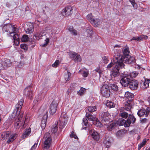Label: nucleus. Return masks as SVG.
I'll use <instances>...</instances> for the list:
<instances>
[{"instance_id":"393cba45","label":"nucleus","mask_w":150,"mask_h":150,"mask_svg":"<svg viewBox=\"0 0 150 150\" xmlns=\"http://www.w3.org/2000/svg\"><path fill=\"white\" fill-rule=\"evenodd\" d=\"M31 131V129L30 128H29L27 129H26L25 132L23 134L22 136V138L24 139L27 137L30 134Z\"/></svg>"},{"instance_id":"e2e57ef3","label":"nucleus","mask_w":150,"mask_h":150,"mask_svg":"<svg viewBox=\"0 0 150 150\" xmlns=\"http://www.w3.org/2000/svg\"><path fill=\"white\" fill-rule=\"evenodd\" d=\"M75 135L74 132H72L71 134L70 135V137H73Z\"/></svg>"},{"instance_id":"774afa93","label":"nucleus","mask_w":150,"mask_h":150,"mask_svg":"<svg viewBox=\"0 0 150 150\" xmlns=\"http://www.w3.org/2000/svg\"><path fill=\"white\" fill-rule=\"evenodd\" d=\"M73 137H74L75 138V139H78L77 136L75 135Z\"/></svg>"},{"instance_id":"4be33fe9","label":"nucleus","mask_w":150,"mask_h":150,"mask_svg":"<svg viewBox=\"0 0 150 150\" xmlns=\"http://www.w3.org/2000/svg\"><path fill=\"white\" fill-rule=\"evenodd\" d=\"M17 134H14L10 135L9 137L8 138V139L6 141L8 144H11L12 143L16 138Z\"/></svg>"},{"instance_id":"5fc2aeb1","label":"nucleus","mask_w":150,"mask_h":150,"mask_svg":"<svg viewBox=\"0 0 150 150\" xmlns=\"http://www.w3.org/2000/svg\"><path fill=\"white\" fill-rule=\"evenodd\" d=\"M88 109L90 112L89 113L92 114V112L94 111V107H88Z\"/></svg>"},{"instance_id":"a878e982","label":"nucleus","mask_w":150,"mask_h":150,"mask_svg":"<svg viewBox=\"0 0 150 150\" xmlns=\"http://www.w3.org/2000/svg\"><path fill=\"white\" fill-rule=\"evenodd\" d=\"M115 121H111L107 127L108 130L109 131H111L113 129L114 127L115 126Z\"/></svg>"},{"instance_id":"7ed1b4c3","label":"nucleus","mask_w":150,"mask_h":150,"mask_svg":"<svg viewBox=\"0 0 150 150\" xmlns=\"http://www.w3.org/2000/svg\"><path fill=\"white\" fill-rule=\"evenodd\" d=\"M129 116L127 120L122 118L119 119L117 121V124L119 126L124 125L125 127H129L131 123L133 124L136 121V119L132 115H129Z\"/></svg>"},{"instance_id":"a18cd8bd","label":"nucleus","mask_w":150,"mask_h":150,"mask_svg":"<svg viewBox=\"0 0 150 150\" xmlns=\"http://www.w3.org/2000/svg\"><path fill=\"white\" fill-rule=\"evenodd\" d=\"M123 52L125 55L128 56L129 52V48L127 47H126L123 50Z\"/></svg>"},{"instance_id":"338daca9","label":"nucleus","mask_w":150,"mask_h":150,"mask_svg":"<svg viewBox=\"0 0 150 150\" xmlns=\"http://www.w3.org/2000/svg\"><path fill=\"white\" fill-rule=\"evenodd\" d=\"M137 37H133L132 40H137Z\"/></svg>"},{"instance_id":"20e7f679","label":"nucleus","mask_w":150,"mask_h":150,"mask_svg":"<svg viewBox=\"0 0 150 150\" xmlns=\"http://www.w3.org/2000/svg\"><path fill=\"white\" fill-rule=\"evenodd\" d=\"M43 146L44 149H49L51 146L52 139L51 135L49 133H46L43 138Z\"/></svg>"},{"instance_id":"69168bd1","label":"nucleus","mask_w":150,"mask_h":150,"mask_svg":"<svg viewBox=\"0 0 150 150\" xmlns=\"http://www.w3.org/2000/svg\"><path fill=\"white\" fill-rule=\"evenodd\" d=\"M121 47V46L119 45H115L114 47V48H115V47H119V48H120V47Z\"/></svg>"},{"instance_id":"5701e85b","label":"nucleus","mask_w":150,"mask_h":150,"mask_svg":"<svg viewBox=\"0 0 150 150\" xmlns=\"http://www.w3.org/2000/svg\"><path fill=\"white\" fill-rule=\"evenodd\" d=\"M13 37L14 40L13 42L15 45L17 46L19 45V35L16 33L14 34Z\"/></svg>"},{"instance_id":"6ab92c4d","label":"nucleus","mask_w":150,"mask_h":150,"mask_svg":"<svg viewBox=\"0 0 150 150\" xmlns=\"http://www.w3.org/2000/svg\"><path fill=\"white\" fill-rule=\"evenodd\" d=\"M9 61L8 60H6L5 61L2 62L0 65V69H4L7 68L10 66Z\"/></svg>"},{"instance_id":"c9c22d12","label":"nucleus","mask_w":150,"mask_h":150,"mask_svg":"<svg viewBox=\"0 0 150 150\" xmlns=\"http://www.w3.org/2000/svg\"><path fill=\"white\" fill-rule=\"evenodd\" d=\"M94 125L97 127H100L102 125V124L96 118L94 117Z\"/></svg>"},{"instance_id":"4c0bfd02","label":"nucleus","mask_w":150,"mask_h":150,"mask_svg":"<svg viewBox=\"0 0 150 150\" xmlns=\"http://www.w3.org/2000/svg\"><path fill=\"white\" fill-rule=\"evenodd\" d=\"M86 89L85 88L81 87L79 91L77 93L80 96H82L85 93Z\"/></svg>"},{"instance_id":"58836bf2","label":"nucleus","mask_w":150,"mask_h":150,"mask_svg":"<svg viewBox=\"0 0 150 150\" xmlns=\"http://www.w3.org/2000/svg\"><path fill=\"white\" fill-rule=\"evenodd\" d=\"M146 143V139H144L143 140L142 142L141 143H140L139 144L138 146V149L139 150L142 147H143L144 146V145H145Z\"/></svg>"},{"instance_id":"603ef678","label":"nucleus","mask_w":150,"mask_h":150,"mask_svg":"<svg viewBox=\"0 0 150 150\" xmlns=\"http://www.w3.org/2000/svg\"><path fill=\"white\" fill-rule=\"evenodd\" d=\"M59 63V60H57L54 64H52V66L54 67H58Z\"/></svg>"},{"instance_id":"2f4dec72","label":"nucleus","mask_w":150,"mask_h":150,"mask_svg":"<svg viewBox=\"0 0 150 150\" xmlns=\"http://www.w3.org/2000/svg\"><path fill=\"white\" fill-rule=\"evenodd\" d=\"M86 117L89 121H92V123H94V117L92 114L86 113Z\"/></svg>"},{"instance_id":"aec40b11","label":"nucleus","mask_w":150,"mask_h":150,"mask_svg":"<svg viewBox=\"0 0 150 150\" xmlns=\"http://www.w3.org/2000/svg\"><path fill=\"white\" fill-rule=\"evenodd\" d=\"M138 74V73L136 71H134L130 73H128L127 71L124 72V75L125 76H128L131 78H135Z\"/></svg>"},{"instance_id":"0eeeda50","label":"nucleus","mask_w":150,"mask_h":150,"mask_svg":"<svg viewBox=\"0 0 150 150\" xmlns=\"http://www.w3.org/2000/svg\"><path fill=\"white\" fill-rule=\"evenodd\" d=\"M67 122V117L66 115H63V113H62L58 122L59 124V128L61 129L63 128L65 126Z\"/></svg>"},{"instance_id":"f3484780","label":"nucleus","mask_w":150,"mask_h":150,"mask_svg":"<svg viewBox=\"0 0 150 150\" xmlns=\"http://www.w3.org/2000/svg\"><path fill=\"white\" fill-rule=\"evenodd\" d=\"M133 103L132 100H127L125 103V109L129 111L132 108V105Z\"/></svg>"},{"instance_id":"864d4df0","label":"nucleus","mask_w":150,"mask_h":150,"mask_svg":"<svg viewBox=\"0 0 150 150\" xmlns=\"http://www.w3.org/2000/svg\"><path fill=\"white\" fill-rule=\"evenodd\" d=\"M94 70L98 72L100 76L101 74V73L102 72V71L100 69V67H97Z\"/></svg>"},{"instance_id":"9d476101","label":"nucleus","mask_w":150,"mask_h":150,"mask_svg":"<svg viewBox=\"0 0 150 150\" xmlns=\"http://www.w3.org/2000/svg\"><path fill=\"white\" fill-rule=\"evenodd\" d=\"M72 12V9L70 6H68L63 9L61 13L63 16H67L71 15Z\"/></svg>"},{"instance_id":"9b49d317","label":"nucleus","mask_w":150,"mask_h":150,"mask_svg":"<svg viewBox=\"0 0 150 150\" xmlns=\"http://www.w3.org/2000/svg\"><path fill=\"white\" fill-rule=\"evenodd\" d=\"M123 77L120 80V83L124 87L129 86L130 81V79L128 76H126L124 75V72L123 74Z\"/></svg>"},{"instance_id":"4d7b16f0","label":"nucleus","mask_w":150,"mask_h":150,"mask_svg":"<svg viewBox=\"0 0 150 150\" xmlns=\"http://www.w3.org/2000/svg\"><path fill=\"white\" fill-rule=\"evenodd\" d=\"M102 59L103 62L107 64L108 62V60L107 57L106 56L103 57H102Z\"/></svg>"},{"instance_id":"bf43d9fd","label":"nucleus","mask_w":150,"mask_h":150,"mask_svg":"<svg viewBox=\"0 0 150 150\" xmlns=\"http://www.w3.org/2000/svg\"><path fill=\"white\" fill-rule=\"evenodd\" d=\"M89 134L90 136L91 135L92 138L94 139V130H91L89 131Z\"/></svg>"},{"instance_id":"39448f33","label":"nucleus","mask_w":150,"mask_h":150,"mask_svg":"<svg viewBox=\"0 0 150 150\" xmlns=\"http://www.w3.org/2000/svg\"><path fill=\"white\" fill-rule=\"evenodd\" d=\"M2 29L3 31L8 32L10 34V35L12 36L15 34L17 33L18 31V29L14 25H13L10 24H8L4 25Z\"/></svg>"},{"instance_id":"e433bc0d","label":"nucleus","mask_w":150,"mask_h":150,"mask_svg":"<svg viewBox=\"0 0 150 150\" xmlns=\"http://www.w3.org/2000/svg\"><path fill=\"white\" fill-rule=\"evenodd\" d=\"M71 74L68 71H67V73H66L64 75V79L66 81H69L71 78Z\"/></svg>"},{"instance_id":"f03ea898","label":"nucleus","mask_w":150,"mask_h":150,"mask_svg":"<svg viewBox=\"0 0 150 150\" xmlns=\"http://www.w3.org/2000/svg\"><path fill=\"white\" fill-rule=\"evenodd\" d=\"M122 58L117 59V62L115 63V67H113L111 71V75L114 77L117 76L120 74V68L124 67V64L123 63Z\"/></svg>"},{"instance_id":"473e14b6","label":"nucleus","mask_w":150,"mask_h":150,"mask_svg":"<svg viewBox=\"0 0 150 150\" xmlns=\"http://www.w3.org/2000/svg\"><path fill=\"white\" fill-rule=\"evenodd\" d=\"M45 35V34L44 33L41 32L40 33H37L35 36L36 39H41V37Z\"/></svg>"},{"instance_id":"7c9ffc66","label":"nucleus","mask_w":150,"mask_h":150,"mask_svg":"<svg viewBox=\"0 0 150 150\" xmlns=\"http://www.w3.org/2000/svg\"><path fill=\"white\" fill-rule=\"evenodd\" d=\"M68 30L72 35L76 36L78 35L77 32L75 29H74L72 27H70Z\"/></svg>"},{"instance_id":"ea45409f","label":"nucleus","mask_w":150,"mask_h":150,"mask_svg":"<svg viewBox=\"0 0 150 150\" xmlns=\"http://www.w3.org/2000/svg\"><path fill=\"white\" fill-rule=\"evenodd\" d=\"M104 143L107 148H108L110 146L111 142L108 139H105L104 141Z\"/></svg>"},{"instance_id":"37998d69","label":"nucleus","mask_w":150,"mask_h":150,"mask_svg":"<svg viewBox=\"0 0 150 150\" xmlns=\"http://www.w3.org/2000/svg\"><path fill=\"white\" fill-rule=\"evenodd\" d=\"M111 88L113 90L117 91L118 90V87L116 84H112L111 85Z\"/></svg>"},{"instance_id":"0e129e2a","label":"nucleus","mask_w":150,"mask_h":150,"mask_svg":"<svg viewBox=\"0 0 150 150\" xmlns=\"http://www.w3.org/2000/svg\"><path fill=\"white\" fill-rule=\"evenodd\" d=\"M38 102V100L37 99H35L34 100L33 102V104L34 105L36 104Z\"/></svg>"},{"instance_id":"c85d7f7f","label":"nucleus","mask_w":150,"mask_h":150,"mask_svg":"<svg viewBox=\"0 0 150 150\" xmlns=\"http://www.w3.org/2000/svg\"><path fill=\"white\" fill-rule=\"evenodd\" d=\"M100 141V139L99 134L97 132H94V141H96L98 143Z\"/></svg>"},{"instance_id":"8fccbe9b","label":"nucleus","mask_w":150,"mask_h":150,"mask_svg":"<svg viewBox=\"0 0 150 150\" xmlns=\"http://www.w3.org/2000/svg\"><path fill=\"white\" fill-rule=\"evenodd\" d=\"M100 20L98 19L94 20V27H98L100 23Z\"/></svg>"},{"instance_id":"412c9836","label":"nucleus","mask_w":150,"mask_h":150,"mask_svg":"<svg viewBox=\"0 0 150 150\" xmlns=\"http://www.w3.org/2000/svg\"><path fill=\"white\" fill-rule=\"evenodd\" d=\"M27 28L25 30L26 33L27 34L32 33L34 30L33 25L31 23H29L27 25Z\"/></svg>"},{"instance_id":"2eb2a0df","label":"nucleus","mask_w":150,"mask_h":150,"mask_svg":"<svg viewBox=\"0 0 150 150\" xmlns=\"http://www.w3.org/2000/svg\"><path fill=\"white\" fill-rule=\"evenodd\" d=\"M144 78V81H142L141 83V88L143 89H146L149 87V84L150 82V80L149 79L145 78Z\"/></svg>"},{"instance_id":"3c124183","label":"nucleus","mask_w":150,"mask_h":150,"mask_svg":"<svg viewBox=\"0 0 150 150\" xmlns=\"http://www.w3.org/2000/svg\"><path fill=\"white\" fill-rule=\"evenodd\" d=\"M49 41V39L48 38H47L46 40H45V43L44 44H42L40 46L42 47H44L47 46V45L48 44Z\"/></svg>"},{"instance_id":"09e8293b","label":"nucleus","mask_w":150,"mask_h":150,"mask_svg":"<svg viewBox=\"0 0 150 150\" xmlns=\"http://www.w3.org/2000/svg\"><path fill=\"white\" fill-rule=\"evenodd\" d=\"M116 62H117V61L115 62L114 60L113 61V62L112 61L108 65L107 68L108 69H110L113 66H114V67H115V63Z\"/></svg>"},{"instance_id":"f8f14e48","label":"nucleus","mask_w":150,"mask_h":150,"mask_svg":"<svg viewBox=\"0 0 150 150\" xmlns=\"http://www.w3.org/2000/svg\"><path fill=\"white\" fill-rule=\"evenodd\" d=\"M139 82L136 80L131 81L129 85V88L132 90H136L138 87Z\"/></svg>"},{"instance_id":"4468645a","label":"nucleus","mask_w":150,"mask_h":150,"mask_svg":"<svg viewBox=\"0 0 150 150\" xmlns=\"http://www.w3.org/2000/svg\"><path fill=\"white\" fill-rule=\"evenodd\" d=\"M149 108H147L146 109L142 108L138 111L137 114L140 117H142L144 115H145L146 116H147L149 114Z\"/></svg>"},{"instance_id":"bb28decb","label":"nucleus","mask_w":150,"mask_h":150,"mask_svg":"<svg viewBox=\"0 0 150 150\" xmlns=\"http://www.w3.org/2000/svg\"><path fill=\"white\" fill-rule=\"evenodd\" d=\"M82 125L83 126V129H86L88 125V121L86 118L83 119Z\"/></svg>"},{"instance_id":"79ce46f5","label":"nucleus","mask_w":150,"mask_h":150,"mask_svg":"<svg viewBox=\"0 0 150 150\" xmlns=\"http://www.w3.org/2000/svg\"><path fill=\"white\" fill-rule=\"evenodd\" d=\"M47 119H43L41 121V126L42 129H44L46 125Z\"/></svg>"},{"instance_id":"6e6d98bb","label":"nucleus","mask_w":150,"mask_h":150,"mask_svg":"<svg viewBox=\"0 0 150 150\" xmlns=\"http://www.w3.org/2000/svg\"><path fill=\"white\" fill-rule=\"evenodd\" d=\"M20 47L22 49L24 50H26L27 49V45L25 44H21V45Z\"/></svg>"},{"instance_id":"6e6552de","label":"nucleus","mask_w":150,"mask_h":150,"mask_svg":"<svg viewBox=\"0 0 150 150\" xmlns=\"http://www.w3.org/2000/svg\"><path fill=\"white\" fill-rule=\"evenodd\" d=\"M57 106V102L53 100L50 104L49 108V113L51 115H53L56 112Z\"/></svg>"},{"instance_id":"f704fd0d","label":"nucleus","mask_w":150,"mask_h":150,"mask_svg":"<svg viewBox=\"0 0 150 150\" xmlns=\"http://www.w3.org/2000/svg\"><path fill=\"white\" fill-rule=\"evenodd\" d=\"M125 96L127 99L132 98L134 97V95L131 93L127 91L125 93Z\"/></svg>"},{"instance_id":"1a4fd4ad","label":"nucleus","mask_w":150,"mask_h":150,"mask_svg":"<svg viewBox=\"0 0 150 150\" xmlns=\"http://www.w3.org/2000/svg\"><path fill=\"white\" fill-rule=\"evenodd\" d=\"M70 58L73 59L75 62H80L81 60L80 55L74 52H70L69 54Z\"/></svg>"},{"instance_id":"ddd939ff","label":"nucleus","mask_w":150,"mask_h":150,"mask_svg":"<svg viewBox=\"0 0 150 150\" xmlns=\"http://www.w3.org/2000/svg\"><path fill=\"white\" fill-rule=\"evenodd\" d=\"M128 57H125L121 56V57H119V59H121L122 58L123 59V63L124 64V62L127 63H131L133 62H134L135 59L132 56H129L128 55L127 56Z\"/></svg>"},{"instance_id":"13d9d810","label":"nucleus","mask_w":150,"mask_h":150,"mask_svg":"<svg viewBox=\"0 0 150 150\" xmlns=\"http://www.w3.org/2000/svg\"><path fill=\"white\" fill-rule=\"evenodd\" d=\"M58 127L57 126L54 127L53 128H52L51 131L53 133H55L58 130Z\"/></svg>"},{"instance_id":"c756f323","label":"nucleus","mask_w":150,"mask_h":150,"mask_svg":"<svg viewBox=\"0 0 150 150\" xmlns=\"http://www.w3.org/2000/svg\"><path fill=\"white\" fill-rule=\"evenodd\" d=\"M106 105L109 108H114L115 107V104L114 103L111 101L108 100H107L106 101Z\"/></svg>"},{"instance_id":"c03bdc74","label":"nucleus","mask_w":150,"mask_h":150,"mask_svg":"<svg viewBox=\"0 0 150 150\" xmlns=\"http://www.w3.org/2000/svg\"><path fill=\"white\" fill-rule=\"evenodd\" d=\"M129 1L131 2L133 7L134 9H137V5L135 2L134 0H129Z\"/></svg>"},{"instance_id":"a211bd4d","label":"nucleus","mask_w":150,"mask_h":150,"mask_svg":"<svg viewBox=\"0 0 150 150\" xmlns=\"http://www.w3.org/2000/svg\"><path fill=\"white\" fill-rule=\"evenodd\" d=\"M24 94L30 99H31L33 96V93L29 87L25 88L24 90Z\"/></svg>"},{"instance_id":"052dcab7","label":"nucleus","mask_w":150,"mask_h":150,"mask_svg":"<svg viewBox=\"0 0 150 150\" xmlns=\"http://www.w3.org/2000/svg\"><path fill=\"white\" fill-rule=\"evenodd\" d=\"M37 146V144L35 143L34 145L32 147L30 150H33V149H36Z\"/></svg>"},{"instance_id":"f257e3e1","label":"nucleus","mask_w":150,"mask_h":150,"mask_svg":"<svg viewBox=\"0 0 150 150\" xmlns=\"http://www.w3.org/2000/svg\"><path fill=\"white\" fill-rule=\"evenodd\" d=\"M23 102V100L21 99L16 104L14 110L12 114V118L15 117V116L19 114L18 115L17 118L15 120L14 124V127L16 129H18L21 127L24 120L23 118H22L23 113H20V112L22 108Z\"/></svg>"},{"instance_id":"680f3d73","label":"nucleus","mask_w":150,"mask_h":150,"mask_svg":"<svg viewBox=\"0 0 150 150\" xmlns=\"http://www.w3.org/2000/svg\"><path fill=\"white\" fill-rule=\"evenodd\" d=\"M147 120L146 118H144L141 120V122L142 123H145L147 122Z\"/></svg>"},{"instance_id":"423d86ee","label":"nucleus","mask_w":150,"mask_h":150,"mask_svg":"<svg viewBox=\"0 0 150 150\" xmlns=\"http://www.w3.org/2000/svg\"><path fill=\"white\" fill-rule=\"evenodd\" d=\"M101 93L103 96L106 98L110 96V91L109 86L107 85H104L100 89Z\"/></svg>"},{"instance_id":"49530a36","label":"nucleus","mask_w":150,"mask_h":150,"mask_svg":"<svg viewBox=\"0 0 150 150\" xmlns=\"http://www.w3.org/2000/svg\"><path fill=\"white\" fill-rule=\"evenodd\" d=\"M128 113L125 112H122L120 114V115L122 118L125 119L128 117Z\"/></svg>"},{"instance_id":"72a5a7b5","label":"nucleus","mask_w":150,"mask_h":150,"mask_svg":"<svg viewBox=\"0 0 150 150\" xmlns=\"http://www.w3.org/2000/svg\"><path fill=\"white\" fill-rule=\"evenodd\" d=\"M79 72H81L82 74V75L83 76L85 77H86L87 76L88 74V71L87 70L83 69L80 70Z\"/></svg>"},{"instance_id":"b1692460","label":"nucleus","mask_w":150,"mask_h":150,"mask_svg":"<svg viewBox=\"0 0 150 150\" xmlns=\"http://www.w3.org/2000/svg\"><path fill=\"white\" fill-rule=\"evenodd\" d=\"M86 17L88 21L91 24L93 25L94 24V16L91 13L87 15Z\"/></svg>"},{"instance_id":"cd10ccee","label":"nucleus","mask_w":150,"mask_h":150,"mask_svg":"<svg viewBox=\"0 0 150 150\" xmlns=\"http://www.w3.org/2000/svg\"><path fill=\"white\" fill-rule=\"evenodd\" d=\"M10 134V133L9 131L4 132L1 134V137L2 138L7 139L9 137Z\"/></svg>"},{"instance_id":"de8ad7c7","label":"nucleus","mask_w":150,"mask_h":150,"mask_svg":"<svg viewBox=\"0 0 150 150\" xmlns=\"http://www.w3.org/2000/svg\"><path fill=\"white\" fill-rule=\"evenodd\" d=\"M29 38L27 35H24L21 38V41L23 42H26L28 40Z\"/></svg>"},{"instance_id":"a19ab883","label":"nucleus","mask_w":150,"mask_h":150,"mask_svg":"<svg viewBox=\"0 0 150 150\" xmlns=\"http://www.w3.org/2000/svg\"><path fill=\"white\" fill-rule=\"evenodd\" d=\"M147 38L148 37L146 35H142L141 36L137 37V40L140 41L143 40V39H147Z\"/></svg>"},{"instance_id":"dca6fc26","label":"nucleus","mask_w":150,"mask_h":150,"mask_svg":"<svg viewBox=\"0 0 150 150\" xmlns=\"http://www.w3.org/2000/svg\"><path fill=\"white\" fill-rule=\"evenodd\" d=\"M100 117L103 121L108 122L110 120V116L108 112H102L100 113Z\"/></svg>"}]
</instances>
